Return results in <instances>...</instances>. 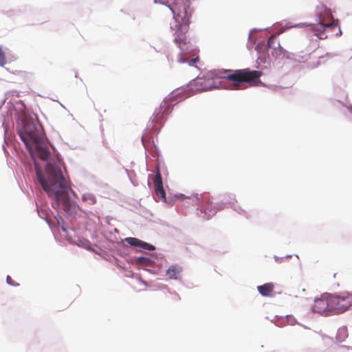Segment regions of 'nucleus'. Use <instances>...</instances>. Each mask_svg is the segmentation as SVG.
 <instances>
[{"mask_svg":"<svg viewBox=\"0 0 352 352\" xmlns=\"http://www.w3.org/2000/svg\"><path fill=\"white\" fill-rule=\"evenodd\" d=\"M34 147L37 152V155L38 157L43 160H47L50 157V151L46 146H44L42 144V142H38V143H32V148Z\"/></svg>","mask_w":352,"mask_h":352,"instance_id":"9b49d317","label":"nucleus"},{"mask_svg":"<svg viewBox=\"0 0 352 352\" xmlns=\"http://www.w3.org/2000/svg\"><path fill=\"white\" fill-rule=\"evenodd\" d=\"M82 200L89 205H94L96 203L95 196L90 193L84 194L82 197Z\"/></svg>","mask_w":352,"mask_h":352,"instance_id":"2eb2a0df","label":"nucleus"},{"mask_svg":"<svg viewBox=\"0 0 352 352\" xmlns=\"http://www.w3.org/2000/svg\"><path fill=\"white\" fill-rule=\"evenodd\" d=\"M330 315L339 314L346 311L352 305L349 296L340 297L330 294Z\"/></svg>","mask_w":352,"mask_h":352,"instance_id":"423d86ee","label":"nucleus"},{"mask_svg":"<svg viewBox=\"0 0 352 352\" xmlns=\"http://www.w3.org/2000/svg\"><path fill=\"white\" fill-rule=\"evenodd\" d=\"M267 47L272 49V54L274 56H280L283 53V49L280 47V43L276 42V36L274 34L269 38Z\"/></svg>","mask_w":352,"mask_h":352,"instance_id":"9d476101","label":"nucleus"},{"mask_svg":"<svg viewBox=\"0 0 352 352\" xmlns=\"http://www.w3.org/2000/svg\"><path fill=\"white\" fill-rule=\"evenodd\" d=\"M19 136L30 152L32 151V144L43 142V132L39 126L32 121L25 120L23 127L19 131Z\"/></svg>","mask_w":352,"mask_h":352,"instance_id":"7ed1b4c3","label":"nucleus"},{"mask_svg":"<svg viewBox=\"0 0 352 352\" xmlns=\"http://www.w3.org/2000/svg\"><path fill=\"white\" fill-rule=\"evenodd\" d=\"M179 196H180L182 198H184V197H186L184 196V195H182V194H181Z\"/></svg>","mask_w":352,"mask_h":352,"instance_id":"5701e85b","label":"nucleus"},{"mask_svg":"<svg viewBox=\"0 0 352 352\" xmlns=\"http://www.w3.org/2000/svg\"><path fill=\"white\" fill-rule=\"evenodd\" d=\"M330 294H324L318 299H316L313 305V310L315 312L324 315H330Z\"/></svg>","mask_w":352,"mask_h":352,"instance_id":"6e6552de","label":"nucleus"},{"mask_svg":"<svg viewBox=\"0 0 352 352\" xmlns=\"http://www.w3.org/2000/svg\"><path fill=\"white\" fill-rule=\"evenodd\" d=\"M139 247L148 250H154L155 249V248L153 245H151L142 241H141Z\"/></svg>","mask_w":352,"mask_h":352,"instance_id":"a211bd4d","label":"nucleus"},{"mask_svg":"<svg viewBox=\"0 0 352 352\" xmlns=\"http://www.w3.org/2000/svg\"><path fill=\"white\" fill-rule=\"evenodd\" d=\"M174 34V43L181 50L180 56L185 55L191 48L190 42L186 35L189 25L177 24Z\"/></svg>","mask_w":352,"mask_h":352,"instance_id":"39448f33","label":"nucleus"},{"mask_svg":"<svg viewBox=\"0 0 352 352\" xmlns=\"http://www.w3.org/2000/svg\"><path fill=\"white\" fill-rule=\"evenodd\" d=\"M160 108L161 109L166 108V100H164L163 102L161 104Z\"/></svg>","mask_w":352,"mask_h":352,"instance_id":"4be33fe9","label":"nucleus"},{"mask_svg":"<svg viewBox=\"0 0 352 352\" xmlns=\"http://www.w3.org/2000/svg\"><path fill=\"white\" fill-rule=\"evenodd\" d=\"M6 280H7V283L10 285H14V286H17L19 285V284H15L14 283V281L13 280V279L10 276H8L7 278H6Z\"/></svg>","mask_w":352,"mask_h":352,"instance_id":"aec40b11","label":"nucleus"},{"mask_svg":"<svg viewBox=\"0 0 352 352\" xmlns=\"http://www.w3.org/2000/svg\"><path fill=\"white\" fill-rule=\"evenodd\" d=\"M153 184L156 195L163 201H166V193L163 188L162 179L159 165H157L155 168V175L153 179Z\"/></svg>","mask_w":352,"mask_h":352,"instance_id":"1a4fd4ad","label":"nucleus"},{"mask_svg":"<svg viewBox=\"0 0 352 352\" xmlns=\"http://www.w3.org/2000/svg\"><path fill=\"white\" fill-rule=\"evenodd\" d=\"M138 261L140 263H147L150 261V260L145 257H140L138 258Z\"/></svg>","mask_w":352,"mask_h":352,"instance_id":"412c9836","label":"nucleus"},{"mask_svg":"<svg viewBox=\"0 0 352 352\" xmlns=\"http://www.w3.org/2000/svg\"><path fill=\"white\" fill-rule=\"evenodd\" d=\"M36 172L38 182L47 195L55 199L58 206L61 205L64 210H68L70 207L69 187L59 165L48 162L45 167L46 176L37 168Z\"/></svg>","mask_w":352,"mask_h":352,"instance_id":"f257e3e1","label":"nucleus"},{"mask_svg":"<svg viewBox=\"0 0 352 352\" xmlns=\"http://www.w3.org/2000/svg\"><path fill=\"white\" fill-rule=\"evenodd\" d=\"M126 241L131 245L138 246V247L140 246V244L141 242V240L136 239V238H133V237L126 238Z\"/></svg>","mask_w":352,"mask_h":352,"instance_id":"f3484780","label":"nucleus"},{"mask_svg":"<svg viewBox=\"0 0 352 352\" xmlns=\"http://www.w3.org/2000/svg\"><path fill=\"white\" fill-rule=\"evenodd\" d=\"M6 63V58L5 54L2 49L0 47V66H4Z\"/></svg>","mask_w":352,"mask_h":352,"instance_id":"6ab92c4d","label":"nucleus"},{"mask_svg":"<svg viewBox=\"0 0 352 352\" xmlns=\"http://www.w3.org/2000/svg\"><path fill=\"white\" fill-rule=\"evenodd\" d=\"M177 24L189 25L192 12L190 0H173L169 6Z\"/></svg>","mask_w":352,"mask_h":352,"instance_id":"20e7f679","label":"nucleus"},{"mask_svg":"<svg viewBox=\"0 0 352 352\" xmlns=\"http://www.w3.org/2000/svg\"><path fill=\"white\" fill-rule=\"evenodd\" d=\"M274 289V285L272 283H265L257 287V290L263 296H270Z\"/></svg>","mask_w":352,"mask_h":352,"instance_id":"4468645a","label":"nucleus"},{"mask_svg":"<svg viewBox=\"0 0 352 352\" xmlns=\"http://www.w3.org/2000/svg\"><path fill=\"white\" fill-rule=\"evenodd\" d=\"M182 272V267L179 265H170L166 272V275L170 279L177 280L179 278Z\"/></svg>","mask_w":352,"mask_h":352,"instance_id":"ddd939ff","label":"nucleus"},{"mask_svg":"<svg viewBox=\"0 0 352 352\" xmlns=\"http://www.w3.org/2000/svg\"><path fill=\"white\" fill-rule=\"evenodd\" d=\"M183 55H181L180 54L179 55V57L177 58V61L179 62V63H188V64L190 65H193L195 63H197V61L198 60V57L197 58H191V59H188V58H186L184 57H182Z\"/></svg>","mask_w":352,"mask_h":352,"instance_id":"dca6fc26","label":"nucleus"},{"mask_svg":"<svg viewBox=\"0 0 352 352\" xmlns=\"http://www.w3.org/2000/svg\"><path fill=\"white\" fill-rule=\"evenodd\" d=\"M222 74H227L223 78L232 82L231 89L233 90H239L247 87H257L263 84L260 79L263 75L261 71L251 70L249 68L236 70L221 69L219 70L217 74L214 72L207 73L206 78L204 80V85L201 90L207 91L217 87L214 79L219 78ZM197 83L203 85L202 79H198Z\"/></svg>","mask_w":352,"mask_h":352,"instance_id":"f03ea898","label":"nucleus"},{"mask_svg":"<svg viewBox=\"0 0 352 352\" xmlns=\"http://www.w3.org/2000/svg\"><path fill=\"white\" fill-rule=\"evenodd\" d=\"M187 198L192 201L193 205L201 206V211L208 215V217L214 215L219 210L221 209V208L213 206L212 202L207 197H203L201 201L197 195Z\"/></svg>","mask_w":352,"mask_h":352,"instance_id":"0eeeda50","label":"nucleus"},{"mask_svg":"<svg viewBox=\"0 0 352 352\" xmlns=\"http://www.w3.org/2000/svg\"><path fill=\"white\" fill-rule=\"evenodd\" d=\"M338 21H333L330 23H324L321 19L319 21V28L316 30L315 34L319 37L320 38H324L327 36H325V34L324 32L325 28H333L338 25Z\"/></svg>","mask_w":352,"mask_h":352,"instance_id":"f8f14e48","label":"nucleus"}]
</instances>
